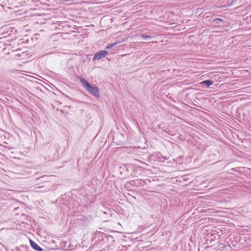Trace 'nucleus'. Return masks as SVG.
<instances>
[{"mask_svg":"<svg viewBox=\"0 0 251 251\" xmlns=\"http://www.w3.org/2000/svg\"><path fill=\"white\" fill-rule=\"evenodd\" d=\"M151 181L149 179H137L129 181L127 182V185H130L132 186L140 187L148 185Z\"/></svg>","mask_w":251,"mask_h":251,"instance_id":"20e7f679","label":"nucleus"},{"mask_svg":"<svg viewBox=\"0 0 251 251\" xmlns=\"http://www.w3.org/2000/svg\"><path fill=\"white\" fill-rule=\"evenodd\" d=\"M243 168H233L228 171V174L235 175L234 173H241L243 172Z\"/></svg>","mask_w":251,"mask_h":251,"instance_id":"6e6552de","label":"nucleus"},{"mask_svg":"<svg viewBox=\"0 0 251 251\" xmlns=\"http://www.w3.org/2000/svg\"><path fill=\"white\" fill-rule=\"evenodd\" d=\"M217 155L214 153H211L209 155V157L210 158L209 160L215 161L216 160Z\"/></svg>","mask_w":251,"mask_h":251,"instance_id":"ddd939ff","label":"nucleus"},{"mask_svg":"<svg viewBox=\"0 0 251 251\" xmlns=\"http://www.w3.org/2000/svg\"><path fill=\"white\" fill-rule=\"evenodd\" d=\"M211 22L213 24H217L220 25H224L225 21L223 19L219 18H215L211 20Z\"/></svg>","mask_w":251,"mask_h":251,"instance_id":"0eeeda50","label":"nucleus"},{"mask_svg":"<svg viewBox=\"0 0 251 251\" xmlns=\"http://www.w3.org/2000/svg\"><path fill=\"white\" fill-rule=\"evenodd\" d=\"M201 84L205 85L206 87H209L213 84V81L210 79H207L201 81Z\"/></svg>","mask_w":251,"mask_h":251,"instance_id":"1a4fd4ad","label":"nucleus"},{"mask_svg":"<svg viewBox=\"0 0 251 251\" xmlns=\"http://www.w3.org/2000/svg\"><path fill=\"white\" fill-rule=\"evenodd\" d=\"M110 211V210L107 209V211L103 212V213H104V214H107V213H108V212H109V211Z\"/></svg>","mask_w":251,"mask_h":251,"instance_id":"f3484780","label":"nucleus"},{"mask_svg":"<svg viewBox=\"0 0 251 251\" xmlns=\"http://www.w3.org/2000/svg\"><path fill=\"white\" fill-rule=\"evenodd\" d=\"M141 36L144 39H151L153 37V36H152L151 35H146L145 33L142 34Z\"/></svg>","mask_w":251,"mask_h":251,"instance_id":"f8f14e48","label":"nucleus"},{"mask_svg":"<svg viewBox=\"0 0 251 251\" xmlns=\"http://www.w3.org/2000/svg\"><path fill=\"white\" fill-rule=\"evenodd\" d=\"M29 242L31 248L36 251H43V249L40 247L37 243H36L33 240L30 239Z\"/></svg>","mask_w":251,"mask_h":251,"instance_id":"423d86ee","label":"nucleus"},{"mask_svg":"<svg viewBox=\"0 0 251 251\" xmlns=\"http://www.w3.org/2000/svg\"><path fill=\"white\" fill-rule=\"evenodd\" d=\"M51 242H52V243H55L54 240H52Z\"/></svg>","mask_w":251,"mask_h":251,"instance_id":"a211bd4d","label":"nucleus"},{"mask_svg":"<svg viewBox=\"0 0 251 251\" xmlns=\"http://www.w3.org/2000/svg\"><path fill=\"white\" fill-rule=\"evenodd\" d=\"M131 176H133V177H137V176H136V174H135V171L134 170V171L131 174Z\"/></svg>","mask_w":251,"mask_h":251,"instance_id":"dca6fc26","label":"nucleus"},{"mask_svg":"<svg viewBox=\"0 0 251 251\" xmlns=\"http://www.w3.org/2000/svg\"><path fill=\"white\" fill-rule=\"evenodd\" d=\"M127 247L126 246H122L120 251H127Z\"/></svg>","mask_w":251,"mask_h":251,"instance_id":"4468645a","label":"nucleus"},{"mask_svg":"<svg viewBox=\"0 0 251 251\" xmlns=\"http://www.w3.org/2000/svg\"><path fill=\"white\" fill-rule=\"evenodd\" d=\"M114 241V237L110 235L105 234L100 231H97L92 238V242L96 248H100L104 244L112 243Z\"/></svg>","mask_w":251,"mask_h":251,"instance_id":"f257e3e1","label":"nucleus"},{"mask_svg":"<svg viewBox=\"0 0 251 251\" xmlns=\"http://www.w3.org/2000/svg\"><path fill=\"white\" fill-rule=\"evenodd\" d=\"M108 54V52L105 50H101L97 51L94 55L93 61L100 60Z\"/></svg>","mask_w":251,"mask_h":251,"instance_id":"39448f33","label":"nucleus"},{"mask_svg":"<svg viewBox=\"0 0 251 251\" xmlns=\"http://www.w3.org/2000/svg\"><path fill=\"white\" fill-rule=\"evenodd\" d=\"M48 176H41L40 178H41L42 180H46V178Z\"/></svg>","mask_w":251,"mask_h":251,"instance_id":"2eb2a0df","label":"nucleus"},{"mask_svg":"<svg viewBox=\"0 0 251 251\" xmlns=\"http://www.w3.org/2000/svg\"><path fill=\"white\" fill-rule=\"evenodd\" d=\"M121 169H122L123 171L128 172L129 171L128 166L127 164H124L123 167H120Z\"/></svg>","mask_w":251,"mask_h":251,"instance_id":"9b49d317","label":"nucleus"},{"mask_svg":"<svg viewBox=\"0 0 251 251\" xmlns=\"http://www.w3.org/2000/svg\"><path fill=\"white\" fill-rule=\"evenodd\" d=\"M79 80L83 87L91 95L97 98L100 97L99 89L96 85H91L90 83L83 77H80Z\"/></svg>","mask_w":251,"mask_h":251,"instance_id":"f03ea898","label":"nucleus"},{"mask_svg":"<svg viewBox=\"0 0 251 251\" xmlns=\"http://www.w3.org/2000/svg\"><path fill=\"white\" fill-rule=\"evenodd\" d=\"M220 238V236L218 234V232L216 231H212L210 233L206 235L204 239L206 242V244L214 245L215 243L217 242Z\"/></svg>","mask_w":251,"mask_h":251,"instance_id":"7ed1b4c3","label":"nucleus"},{"mask_svg":"<svg viewBox=\"0 0 251 251\" xmlns=\"http://www.w3.org/2000/svg\"><path fill=\"white\" fill-rule=\"evenodd\" d=\"M119 42H115V43H111L109 45H108L106 47H105V49L106 50H108V49H112L114 47H115L116 45H117L118 44Z\"/></svg>","mask_w":251,"mask_h":251,"instance_id":"9d476101","label":"nucleus"}]
</instances>
